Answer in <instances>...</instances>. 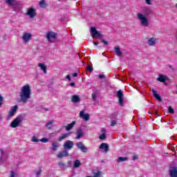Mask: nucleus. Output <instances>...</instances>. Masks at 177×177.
Returning a JSON list of instances; mask_svg holds the SVG:
<instances>
[{"instance_id":"nucleus-1","label":"nucleus","mask_w":177,"mask_h":177,"mask_svg":"<svg viewBox=\"0 0 177 177\" xmlns=\"http://www.w3.org/2000/svg\"><path fill=\"white\" fill-rule=\"evenodd\" d=\"M19 97L21 103H27L31 99V87H30V84H26L21 88Z\"/></svg>"},{"instance_id":"nucleus-2","label":"nucleus","mask_w":177,"mask_h":177,"mask_svg":"<svg viewBox=\"0 0 177 177\" xmlns=\"http://www.w3.org/2000/svg\"><path fill=\"white\" fill-rule=\"evenodd\" d=\"M143 14L138 13L137 17L138 20L141 21L142 26L144 27H147L149 26V19H147V16L151 15V10L149 8H145L142 10Z\"/></svg>"},{"instance_id":"nucleus-3","label":"nucleus","mask_w":177,"mask_h":177,"mask_svg":"<svg viewBox=\"0 0 177 177\" xmlns=\"http://www.w3.org/2000/svg\"><path fill=\"white\" fill-rule=\"evenodd\" d=\"M23 120V115H18L10 124V127L12 128H17L21 123V120Z\"/></svg>"},{"instance_id":"nucleus-4","label":"nucleus","mask_w":177,"mask_h":177,"mask_svg":"<svg viewBox=\"0 0 177 177\" xmlns=\"http://www.w3.org/2000/svg\"><path fill=\"white\" fill-rule=\"evenodd\" d=\"M56 38H57V33L52 31L46 33V39L48 42H55Z\"/></svg>"},{"instance_id":"nucleus-5","label":"nucleus","mask_w":177,"mask_h":177,"mask_svg":"<svg viewBox=\"0 0 177 177\" xmlns=\"http://www.w3.org/2000/svg\"><path fill=\"white\" fill-rule=\"evenodd\" d=\"M57 165L59 167V168H62V169H67V168H71L73 162L69 160L67 162V164H66V162L63 161H59L58 162Z\"/></svg>"},{"instance_id":"nucleus-6","label":"nucleus","mask_w":177,"mask_h":177,"mask_svg":"<svg viewBox=\"0 0 177 177\" xmlns=\"http://www.w3.org/2000/svg\"><path fill=\"white\" fill-rule=\"evenodd\" d=\"M117 97H118L119 104L122 106L124 104V93H122V90L117 91Z\"/></svg>"},{"instance_id":"nucleus-7","label":"nucleus","mask_w":177,"mask_h":177,"mask_svg":"<svg viewBox=\"0 0 177 177\" xmlns=\"http://www.w3.org/2000/svg\"><path fill=\"white\" fill-rule=\"evenodd\" d=\"M91 32L92 34V37H100V39H102L103 38V35H102L99 31L96 30V28L91 27Z\"/></svg>"},{"instance_id":"nucleus-8","label":"nucleus","mask_w":177,"mask_h":177,"mask_svg":"<svg viewBox=\"0 0 177 177\" xmlns=\"http://www.w3.org/2000/svg\"><path fill=\"white\" fill-rule=\"evenodd\" d=\"M32 38V35L31 33L25 32L22 36V39L24 44H27V42L30 41V39Z\"/></svg>"},{"instance_id":"nucleus-9","label":"nucleus","mask_w":177,"mask_h":177,"mask_svg":"<svg viewBox=\"0 0 177 177\" xmlns=\"http://www.w3.org/2000/svg\"><path fill=\"white\" fill-rule=\"evenodd\" d=\"M26 15L27 16H29L30 19H34V17H35V15H37V12L35 11V9H34L33 8H30L28 9Z\"/></svg>"},{"instance_id":"nucleus-10","label":"nucleus","mask_w":177,"mask_h":177,"mask_svg":"<svg viewBox=\"0 0 177 177\" xmlns=\"http://www.w3.org/2000/svg\"><path fill=\"white\" fill-rule=\"evenodd\" d=\"M74 146V142L71 140H66V142L64 144V149L67 150H71Z\"/></svg>"},{"instance_id":"nucleus-11","label":"nucleus","mask_w":177,"mask_h":177,"mask_svg":"<svg viewBox=\"0 0 177 177\" xmlns=\"http://www.w3.org/2000/svg\"><path fill=\"white\" fill-rule=\"evenodd\" d=\"M76 146L77 149H80L82 153H86L88 151V148L84 145V143L82 142H79L76 144Z\"/></svg>"},{"instance_id":"nucleus-12","label":"nucleus","mask_w":177,"mask_h":177,"mask_svg":"<svg viewBox=\"0 0 177 177\" xmlns=\"http://www.w3.org/2000/svg\"><path fill=\"white\" fill-rule=\"evenodd\" d=\"M17 109H19V106L15 105L9 111L8 113V119L12 118L15 114H16V112L17 111Z\"/></svg>"},{"instance_id":"nucleus-13","label":"nucleus","mask_w":177,"mask_h":177,"mask_svg":"<svg viewBox=\"0 0 177 177\" xmlns=\"http://www.w3.org/2000/svg\"><path fill=\"white\" fill-rule=\"evenodd\" d=\"M99 149L100 150H104V151L105 153H107L109 151V145L107 143H105V142H102L100 145V147Z\"/></svg>"},{"instance_id":"nucleus-14","label":"nucleus","mask_w":177,"mask_h":177,"mask_svg":"<svg viewBox=\"0 0 177 177\" xmlns=\"http://www.w3.org/2000/svg\"><path fill=\"white\" fill-rule=\"evenodd\" d=\"M57 158H64V157H68V151L64 150L59 152V154L57 155Z\"/></svg>"},{"instance_id":"nucleus-15","label":"nucleus","mask_w":177,"mask_h":177,"mask_svg":"<svg viewBox=\"0 0 177 177\" xmlns=\"http://www.w3.org/2000/svg\"><path fill=\"white\" fill-rule=\"evenodd\" d=\"M81 138H84V131L82 129H79L76 131V138L75 139H81Z\"/></svg>"},{"instance_id":"nucleus-16","label":"nucleus","mask_w":177,"mask_h":177,"mask_svg":"<svg viewBox=\"0 0 177 177\" xmlns=\"http://www.w3.org/2000/svg\"><path fill=\"white\" fill-rule=\"evenodd\" d=\"M168 77L162 74H160L157 78V81L159 82H165Z\"/></svg>"},{"instance_id":"nucleus-17","label":"nucleus","mask_w":177,"mask_h":177,"mask_svg":"<svg viewBox=\"0 0 177 177\" xmlns=\"http://www.w3.org/2000/svg\"><path fill=\"white\" fill-rule=\"evenodd\" d=\"M152 92L153 93V97L156 99H157L158 102H162V98H161V96H160L158 93H157V91H156L154 88H153Z\"/></svg>"},{"instance_id":"nucleus-18","label":"nucleus","mask_w":177,"mask_h":177,"mask_svg":"<svg viewBox=\"0 0 177 177\" xmlns=\"http://www.w3.org/2000/svg\"><path fill=\"white\" fill-rule=\"evenodd\" d=\"M46 1V0H41L39 2V5L40 8H41V9H45V8H48V5Z\"/></svg>"},{"instance_id":"nucleus-19","label":"nucleus","mask_w":177,"mask_h":177,"mask_svg":"<svg viewBox=\"0 0 177 177\" xmlns=\"http://www.w3.org/2000/svg\"><path fill=\"white\" fill-rule=\"evenodd\" d=\"M70 135H71V133H66L62 134L59 138H58V141L59 142H62V140H64V139H66V138H68V136H70Z\"/></svg>"},{"instance_id":"nucleus-20","label":"nucleus","mask_w":177,"mask_h":177,"mask_svg":"<svg viewBox=\"0 0 177 177\" xmlns=\"http://www.w3.org/2000/svg\"><path fill=\"white\" fill-rule=\"evenodd\" d=\"M75 125V121H73L71 123L66 126V131H71L73 127Z\"/></svg>"},{"instance_id":"nucleus-21","label":"nucleus","mask_w":177,"mask_h":177,"mask_svg":"<svg viewBox=\"0 0 177 177\" xmlns=\"http://www.w3.org/2000/svg\"><path fill=\"white\" fill-rule=\"evenodd\" d=\"M81 99H80V96L77 95H72V102L73 103H78V102H80Z\"/></svg>"},{"instance_id":"nucleus-22","label":"nucleus","mask_w":177,"mask_h":177,"mask_svg":"<svg viewBox=\"0 0 177 177\" xmlns=\"http://www.w3.org/2000/svg\"><path fill=\"white\" fill-rule=\"evenodd\" d=\"M171 177H177V168L174 167L173 169L170 170Z\"/></svg>"},{"instance_id":"nucleus-23","label":"nucleus","mask_w":177,"mask_h":177,"mask_svg":"<svg viewBox=\"0 0 177 177\" xmlns=\"http://www.w3.org/2000/svg\"><path fill=\"white\" fill-rule=\"evenodd\" d=\"M81 165H82V163H81V161H80V160H76L74 161L73 168H80Z\"/></svg>"},{"instance_id":"nucleus-24","label":"nucleus","mask_w":177,"mask_h":177,"mask_svg":"<svg viewBox=\"0 0 177 177\" xmlns=\"http://www.w3.org/2000/svg\"><path fill=\"white\" fill-rule=\"evenodd\" d=\"M39 67L44 71V74H46L48 72L46 71V65L43 63L39 64Z\"/></svg>"},{"instance_id":"nucleus-25","label":"nucleus","mask_w":177,"mask_h":177,"mask_svg":"<svg viewBox=\"0 0 177 177\" xmlns=\"http://www.w3.org/2000/svg\"><path fill=\"white\" fill-rule=\"evenodd\" d=\"M115 52L118 56L121 57L122 56V52H121V50L120 49V47L116 46L115 47Z\"/></svg>"},{"instance_id":"nucleus-26","label":"nucleus","mask_w":177,"mask_h":177,"mask_svg":"<svg viewBox=\"0 0 177 177\" xmlns=\"http://www.w3.org/2000/svg\"><path fill=\"white\" fill-rule=\"evenodd\" d=\"M148 44H149L150 46H153V45H156V39H155L153 37L150 38V39L148 40Z\"/></svg>"},{"instance_id":"nucleus-27","label":"nucleus","mask_w":177,"mask_h":177,"mask_svg":"<svg viewBox=\"0 0 177 177\" xmlns=\"http://www.w3.org/2000/svg\"><path fill=\"white\" fill-rule=\"evenodd\" d=\"M52 150L53 151H56L59 149V145H57V142H55L52 143Z\"/></svg>"},{"instance_id":"nucleus-28","label":"nucleus","mask_w":177,"mask_h":177,"mask_svg":"<svg viewBox=\"0 0 177 177\" xmlns=\"http://www.w3.org/2000/svg\"><path fill=\"white\" fill-rule=\"evenodd\" d=\"M124 161H128V157H118V162H124Z\"/></svg>"},{"instance_id":"nucleus-29","label":"nucleus","mask_w":177,"mask_h":177,"mask_svg":"<svg viewBox=\"0 0 177 177\" xmlns=\"http://www.w3.org/2000/svg\"><path fill=\"white\" fill-rule=\"evenodd\" d=\"M52 125H53V121H50L46 123V127L48 129H52Z\"/></svg>"},{"instance_id":"nucleus-30","label":"nucleus","mask_w":177,"mask_h":177,"mask_svg":"<svg viewBox=\"0 0 177 177\" xmlns=\"http://www.w3.org/2000/svg\"><path fill=\"white\" fill-rule=\"evenodd\" d=\"M93 177H102V171H98L96 173H94Z\"/></svg>"},{"instance_id":"nucleus-31","label":"nucleus","mask_w":177,"mask_h":177,"mask_svg":"<svg viewBox=\"0 0 177 177\" xmlns=\"http://www.w3.org/2000/svg\"><path fill=\"white\" fill-rule=\"evenodd\" d=\"M168 113H170V114H174V113H175V111L174 110L172 106H169V107H168Z\"/></svg>"},{"instance_id":"nucleus-32","label":"nucleus","mask_w":177,"mask_h":177,"mask_svg":"<svg viewBox=\"0 0 177 177\" xmlns=\"http://www.w3.org/2000/svg\"><path fill=\"white\" fill-rule=\"evenodd\" d=\"M32 142H34L35 143H38V142H41V140L37 138V137L33 136L32 138Z\"/></svg>"},{"instance_id":"nucleus-33","label":"nucleus","mask_w":177,"mask_h":177,"mask_svg":"<svg viewBox=\"0 0 177 177\" xmlns=\"http://www.w3.org/2000/svg\"><path fill=\"white\" fill-rule=\"evenodd\" d=\"M15 1L16 0H7V3L8 5H10V6H13V3L15 2Z\"/></svg>"},{"instance_id":"nucleus-34","label":"nucleus","mask_w":177,"mask_h":177,"mask_svg":"<svg viewBox=\"0 0 177 177\" xmlns=\"http://www.w3.org/2000/svg\"><path fill=\"white\" fill-rule=\"evenodd\" d=\"M82 118H83L84 120H85L86 121L89 120V114H85V115L82 117Z\"/></svg>"},{"instance_id":"nucleus-35","label":"nucleus","mask_w":177,"mask_h":177,"mask_svg":"<svg viewBox=\"0 0 177 177\" xmlns=\"http://www.w3.org/2000/svg\"><path fill=\"white\" fill-rule=\"evenodd\" d=\"M117 125V121L116 120H111V127H115Z\"/></svg>"},{"instance_id":"nucleus-36","label":"nucleus","mask_w":177,"mask_h":177,"mask_svg":"<svg viewBox=\"0 0 177 177\" xmlns=\"http://www.w3.org/2000/svg\"><path fill=\"white\" fill-rule=\"evenodd\" d=\"M99 139H100L101 140H104V139H106V134H101L99 136Z\"/></svg>"},{"instance_id":"nucleus-37","label":"nucleus","mask_w":177,"mask_h":177,"mask_svg":"<svg viewBox=\"0 0 177 177\" xmlns=\"http://www.w3.org/2000/svg\"><path fill=\"white\" fill-rule=\"evenodd\" d=\"M86 70L90 73H92V66H91V65H87Z\"/></svg>"},{"instance_id":"nucleus-38","label":"nucleus","mask_w":177,"mask_h":177,"mask_svg":"<svg viewBox=\"0 0 177 177\" xmlns=\"http://www.w3.org/2000/svg\"><path fill=\"white\" fill-rule=\"evenodd\" d=\"M49 140L48 138H42L40 140V142H43V143H46Z\"/></svg>"},{"instance_id":"nucleus-39","label":"nucleus","mask_w":177,"mask_h":177,"mask_svg":"<svg viewBox=\"0 0 177 177\" xmlns=\"http://www.w3.org/2000/svg\"><path fill=\"white\" fill-rule=\"evenodd\" d=\"M10 177H16V173L13 171H10Z\"/></svg>"},{"instance_id":"nucleus-40","label":"nucleus","mask_w":177,"mask_h":177,"mask_svg":"<svg viewBox=\"0 0 177 177\" xmlns=\"http://www.w3.org/2000/svg\"><path fill=\"white\" fill-rule=\"evenodd\" d=\"M96 94L95 93H92V97H93V100H94V102L96 100Z\"/></svg>"},{"instance_id":"nucleus-41","label":"nucleus","mask_w":177,"mask_h":177,"mask_svg":"<svg viewBox=\"0 0 177 177\" xmlns=\"http://www.w3.org/2000/svg\"><path fill=\"white\" fill-rule=\"evenodd\" d=\"M101 133L102 134L106 135V129L102 128L101 130Z\"/></svg>"},{"instance_id":"nucleus-42","label":"nucleus","mask_w":177,"mask_h":177,"mask_svg":"<svg viewBox=\"0 0 177 177\" xmlns=\"http://www.w3.org/2000/svg\"><path fill=\"white\" fill-rule=\"evenodd\" d=\"M84 111H82L80 113V117H82V118L84 116L85 114H84Z\"/></svg>"},{"instance_id":"nucleus-43","label":"nucleus","mask_w":177,"mask_h":177,"mask_svg":"<svg viewBox=\"0 0 177 177\" xmlns=\"http://www.w3.org/2000/svg\"><path fill=\"white\" fill-rule=\"evenodd\" d=\"M2 102H3V97H2V95H0V106L2 105Z\"/></svg>"},{"instance_id":"nucleus-44","label":"nucleus","mask_w":177,"mask_h":177,"mask_svg":"<svg viewBox=\"0 0 177 177\" xmlns=\"http://www.w3.org/2000/svg\"><path fill=\"white\" fill-rule=\"evenodd\" d=\"M41 172H42V171L40 169L38 171L36 172V176H39V175H41Z\"/></svg>"},{"instance_id":"nucleus-45","label":"nucleus","mask_w":177,"mask_h":177,"mask_svg":"<svg viewBox=\"0 0 177 177\" xmlns=\"http://www.w3.org/2000/svg\"><path fill=\"white\" fill-rule=\"evenodd\" d=\"M102 44H104V45H109V42L104 39H102Z\"/></svg>"},{"instance_id":"nucleus-46","label":"nucleus","mask_w":177,"mask_h":177,"mask_svg":"<svg viewBox=\"0 0 177 177\" xmlns=\"http://www.w3.org/2000/svg\"><path fill=\"white\" fill-rule=\"evenodd\" d=\"M66 79H67L68 81H71V75H66Z\"/></svg>"},{"instance_id":"nucleus-47","label":"nucleus","mask_w":177,"mask_h":177,"mask_svg":"<svg viewBox=\"0 0 177 177\" xmlns=\"http://www.w3.org/2000/svg\"><path fill=\"white\" fill-rule=\"evenodd\" d=\"M147 5H151V0H145Z\"/></svg>"},{"instance_id":"nucleus-48","label":"nucleus","mask_w":177,"mask_h":177,"mask_svg":"<svg viewBox=\"0 0 177 177\" xmlns=\"http://www.w3.org/2000/svg\"><path fill=\"white\" fill-rule=\"evenodd\" d=\"M98 78H105V76H104V75H98Z\"/></svg>"},{"instance_id":"nucleus-49","label":"nucleus","mask_w":177,"mask_h":177,"mask_svg":"<svg viewBox=\"0 0 177 177\" xmlns=\"http://www.w3.org/2000/svg\"><path fill=\"white\" fill-rule=\"evenodd\" d=\"M73 77H78V73H75L72 74Z\"/></svg>"},{"instance_id":"nucleus-50","label":"nucleus","mask_w":177,"mask_h":177,"mask_svg":"<svg viewBox=\"0 0 177 177\" xmlns=\"http://www.w3.org/2000/svg\"><path fill=\"white\" fill-rule=\"evenodd\" d=\"M169 68H171V70H172V71H175V69H174V68H172V65H169Z\"/></svg>"},{"instance_id":"nucleus-51","label":"nucleus","mask_w":177,"mask_h":177,"mask_svg":"<svg viewBox=\"0 0 177 177\" xmlns=\"http://www.w3.org/2000/svg\"><path fill=\"white\" fill-rule=\"evenodd\" d=\"M70 86H75V83L71 82V83H70Z\"/></svg>"},{"instance_id":"nucleus-52","label":"nucleus","mask_w":177,"mask_h":177,"mask_svg":"<svg viewBox=\"0 0 177 177\" xmlns=\"http://www.w3.org/2000/svg\"><path fill=\"white\" fill-rule=\"evenodd\" d=\"M93 45H95V46H97L99 45V42L94 41Z\"/></svg>"},{"instance_id":"nucleus-53","label":"nucleus","mask_w":177,"mask_h":177,"mask_svg":"<svg viewBox=\"0 0 177 177\" xmlns=\"http://www.w3.org/2000/svg\"><path fill=\"white\" fill-rule=\"evenodd\" d=\"M133 160H138V156H133Z\"/></svg>"},{"instance_id":"nucleus-54","label":"nucleus","mask_w":177,"mask_h":177,"mask_svg":"<svg viewBox=\"0 0 177 177\" xmlns=\"http://www.w3.org/2000/svg\"><path fill=\"white\" fill-rule=\"evenodd\" d=\"M0 152L1 153V154H3V153H4L3 149H0Z\"/></svg>"},{"instance_id":"nucleus-55","label":"nucleus","mask_w":177,"mask_h":177,"mask_svg":"<svg viewBox=\"0 0 177 177\" xmlns=\"http://www.w3.org/2000/svg\"><path fill=\"white\" fill-rule=\"evenodd\" d=\"M163 84H164V85H168V83H167V82H163Z\"/></svg>"},{"instance_id":"nucleus-56","label":"nucleus","mask_w":177,"mask_h":177,"mask_svg":"<svg viewBox=\"0 0 177 177\" xmlns=\"http://www.w3.org/2000/svg\"><path fill=\"white\" fill-rule=\"evenodd\" d=\"M46 111H49V109L48 108L45 109Z\"/></svg>"},{"instance_id":"nucleus-57","label":"nucleus","mask_w":177,"mask_h":177,"mask_svg":"<svg viewBox=\"0 0 177 177\" xmlns=\"http://www.w3.org/2000/svg\"><path fill=\"white\" fill-rule=\"evenodd\" d=\"M155 115H158V113L157 112H156Z\"/></svg>"},{"instance_id":"nucleus-58","label":"nucleus","mask_w":177,"mask_h":177,"mask_svg":"<svg viewBox=\"0 0 177 177\" xmlns=\"http://www.w3.org/2000/svg\"><path fill=\"white\" fill-rule=\"evenodd\" d=\"M0 121H2V118L1 117V115H0Z\"/></svg>"},{"instance_id":"nucleus-59","label":"nucleus","mask_w":177,"mask_h":177,"mask_svg":"<svg viewBox=\"0 0 177 177\" xmlns=\"http://www.w3.org/2000/svg\"><path fill=\"white\" fill-rule=\"evenodd\" d=\"M87 177H93V176H88Z\"/></svg>"}]
</instances>
